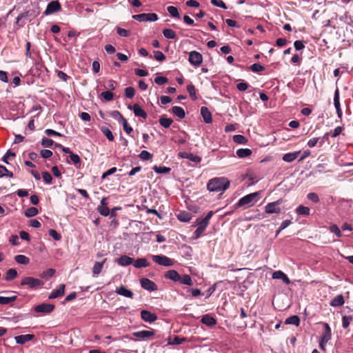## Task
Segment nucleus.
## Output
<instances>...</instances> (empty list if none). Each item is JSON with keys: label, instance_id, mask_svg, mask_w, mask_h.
Wrapping results in <instances>:
<instances>
[{"label": "nucleus", "instance_id": "nucleus-1", "mask_svg": "<svg viewBox=\"0 0 353 353\" xmlns=\"http://www.w3.org/2000/svg\"><path fill=\"white\" fill-rule=\"evenodd\" d=\"M230 186V181L225 177H216L210 179L207 188L210 192H224Z\"/></svg>", "mask_w": 353, "mask_h": 353}, {"label": "nucleus", "instance_id": "nucleus-2", "mask_svg": "<svg viewBox=\"0 0 353 353\" xmlns=\"http://www.w3.org/2000/svg\"><path fill=\"white\" fill-rule=\"evenodd\" d=\"M259 192H253L244 196L237 203L239 207L249 208L254 205L259 198Z\"/></svg>", "mask_w": 353, "mask_h": 353}, {"label": "nucleus", "instance_id": "nucleus-3", "mask_svg": "<svg viewBox=\"0 0 353 353\" xmlns=\"http://www.w3.org/2000/svg\"><path fill=\"white\" fill-rule=\"evenodd\" d=\"M152 259L155 263L162 266L170 267L174 263V260L164 255H152Z\"/></svg>", "mask_w": 353, "mask_h": 353}, {"label": "nucleus", "instance_id": "nucleus-4", "mask_svg": "<svg viewBox=\"0 0 353 353\" xmlns=\"http://www.w3.org/2000/svg\"><path fill=\"white\" fill-rule=\"evenodd\" d=\"M132 18L140 22L156 21L159 19L157 14L155 13H143L135 14L132 16Z\"/></svg>", "mask_w": 353, "mask_h": 353}, {"label": "nucleus", "instance_id": "nucleus-5", "mask_svg": "<svg viewBox=\"0 0 353 353\" xmlns=\"http://www.w3.org/2000/svg\"><path fill=\"white\" fill-rule=\"evenodd\" d=\"M21 285H28L30 288H34L43 285V281L39 279H35L31 276H27L22 279Z\"/></svg>", "mask_w": 353, "mask_h": 353}, {"label": "nucleus", "instance_id": "nucleus-6", "mask_svg": "<svg viewBox=\"0 0 353 353\" xmlns=\"http://www.w3.org/2000/svg\"><path fill=\"white\" fill-rule=\"evenodd\" d=\"M283 202L282 199H279L276 201L268 203L265 208V212L267 214H278L281 212L279 205Z\"/></svg>", "mask_w": 353, "mask_h": 353}, {"label": "nucleus", "instance_id": "nucleus-7", "mask_svg": "<svg viewBox=\"0 0 353 353\" xmlns=\"http://www.w3.org/2000/svg\"><path fill=\"white\" fill-rule=\"evenodd\" d=\"M189 62L194 66H199L203 61V57L201 54L196 51H191L189 53Z\"/></svg>", "mask_w": 353, "mask_h": 353}, {"label": "nucleus", "instance_id": "nucleus-8", "mask_svg": "<svg viewBox=\"0 0 353 353\" xmlns=\"http://www.w3.org/2000/svg\"><path fill=\"white\" fill-rule=\"evenodd\" d=\"M61 9V4L58 1H52L50 2L44 12L46 15H49L56 12L60 11Z\"/></svg>", "mask_w": 353, "mask_h": 353}, {"label": "nucleus", "instance_id": "nucleus-9", "mask_svg": "<svg viewBox=\"0 0 353 353\" xmlns=\"http://www.w3.org/2000/svg\"><path fill=\"white\" fill-rule=\"evenodd\" d=\"M141 287L148 291H155L157 290V285L154 282L149 279L143 278L140 280Z\"/></svg>", "mask_w": 353, "mask_h": 353}, {"label": "nucleus", "instance_id": "nucleus-10", "mask_svg": "<svg viewBox=\"0 0 353 353\" xmlns=\"http://www.w3.org/2000/svg\"><path fill=\"white\" fill-rule=\"evenodd\" d=\"M54 308V305L50 303H43L34 307V310L37 312L50 313Z\"/></svg>", "mask_w": 353, "mask_h": 353}, {"label": "nucleus", "instance_id": "nucleus-11", "mask_svg": "<svg viewBox=\"0 0 353 353\" xmlns=\"http://www.w3.org/2000/svg\"><path fill=\"white\" fill-rule=\"evenodd\" d=\"M196 223L198 225V228H196V230L194 231V239L199 238L201 236V235L203 234V232L205 231V230L206 229L207 226L208 225V224L207 223L204 222L202 220H199V219L196 220Z\"/></svg>", "mask_w": 353, "mask_h": 353}, {"label": "nucleus", "instance_id": "nucleus-12", "mask_svg": "<svg viewBox=\"0 0 353 353\" xmlns=\"http://www.w3.org/2000/svg\"><path fill=\"white\" fill-rule=\"evenodd\" d=\"M141 317L143 321L148 323H152L157 319V316L154 313H152L148 310H142Z\"/></svg>", "mask_w": 353, "mask_h": 353}, {"label": "nucleus", "instance_id": "nucleus-13", "mask_svg": "<svg viewBox=\"0 0 353 353\" xmlns=\"http://www.w3.org/2000/svg\"><path fill=\"white\" fill-rule=\"evenodd\" d=\"M154 332L153 330H141L139 332H134L132 333V336L139 338L141 339H146L154 336Z\"/></svg>", "mask_w": 353, "mask_h": 353}, {"label": "nucleus", "instance_id": "nucleus-14", "mask_svg": "<svg viewBox=\"0 0 353 353\" xmlns=\"http://www.w3.org/2000/svg\"><path fill=\"white\" fill-rule=\"evenodd\" d=\"M324 327V332L321 337L323 342H328L332 338V331L327 323H321Z\"/></svg>", "mask_w": 353, "mask_h": 353}, {"label": "nucleus", "instance_id": "nucleus-15", "mask_svg": "<svg viewBox=\"0 0 353 353\" xmlns=\"http://www.w3.org/2000/svg\"><path fill=\"white\" fill-rule=\"evenodd\" d=\"M115 292L119 294V295H121V296H125V297H127V298H133V292L127 289L125 286L123 285H121L118 288H117L116 290H115Z\"/></svg>", "mask_w": 353, "mask_h": 353}, {"label": "nucleus", "instance_id": "nucleus-16", "mask_svg": "<svg viewBox=\"0 0 353 353\" xmlns=\"http://www.w3.org/2000/svg\"><path fill=\"white\" fill-rule=\"evenodd\" d=\"M128 108L133 110L136 117H140L143 119L147 118V113L138 104H134L132 106L130 105Z\"/></svg>", "mask_w": 353, "mask_h": 353}, {"label": "nucleus", "instance_id": "nucleus-17", "mask_svg": "<svg viewBox=\"0 0 353 353\" xmlns=\"http://www.w3.org/2000/svg\"><path fill=\"white\" fill-rule=\"evenodd\" d=\"M34 338V334H24V335H19L14 337V339L16 341V343L20 345L25 344L26 342H28L31 340H32Z\"/></svg>", "mask_w": 353, "mask_h": 353}, {"label": "nucleus", "instance_id": "nucleus-18", "mask_svg": "<svg viewBox=\"0 0 353 353\" xmlns=\"http://www.w3.org/2000/svg\"><path fill=\"white\" fill-rule=\"evenodd\" d=\"M115 261L121 266H127L133 263V259L126 255H123L117 259Z\"/></svg>", "mask_w": 353, "mask_h": 353}, {"label": "nucleus", "instance_id": "nucleus-19", "mask_svg": "<svg viewBox=\"0 0 353 353\" xmlns=\"http://www.w3.org/2000/svg\"><path fill=\"white\" fill-rule=\"evenodd\" d=\"M201 114L206 123H210L212 121V114L207 107H201Z\"/></svg>", "mask_w": 353, "mask_h": 353}, {"label": "nucleus", "instance_id": "nucleus-20", "mask_svg": "<svg viewBox=\"0 0 353 353\" xmlns=\"http://www.w3.org/2000/svg\"><path fill=\"white\" fill-rule=\"evenodd\" d=\"M165 277L174 282L179 281L181 279V276L179 275V274L176 270H170L166 272V273L165 274Z\"/></svg>", "mask_w": 353, "mask_h": 353}, {"label": "nucleus", "instance_id": "nucleus-21", "mask_svg": "<svg viewBox=\"0 0 353 353\" xmlns=\"http://www.w3.org/2000/svg\"><path fill=\"white\" fill-rule=\"evenodd\" d=\"M179 155L183 159H189L190 161L194 162V163H199L201 161V158L195 154L188 153V152H179Z\"/></svg>", "mask_w": 353, "mask_h": 353}, {"label": "nucleus", "instance_id": "nucleus-22", "mask_svg": "<svg viewBox=\"0 0 353 353\" xmlns=\"http://www.w3.org/2000/svg\"><path fill=\"white\" fill-rule=\"evenodd\" d=\"M272 278L274 279H281L286 284L290 283V280L282 271H276L272 274Z\"/></svg>", "mask_w": 353, "mask_h": 353}, {"label": "nucleus", "instance_id": "nucleus-23", "mask_svg": "<svg viewBox=\"0 0 353 353\" xmlns=\"http://www.w3.org/2000/svg\"><path fill=\"white\" fill-rule=\"evenodd\" d=\"M65 291V285L61 284L59 285V288L53 290L49 296V299H55L60 297L64 294Z\"/></svg>", "mask_w": 353, "mask_h": 353}, {"label": "nucleus", "instance_id": "nucleus-24", "mask_svg": "<svg viewBox=\"0 0 353 353\" xmlns=\"http://www.w3.org/2000/svg\"><path fill=\"white\" fill-rule=\"evenodd\" d=\"M201 322L208 326H213L216 325V320L210 314H205L202 316Z\"/></svg>", "mask_w": 353, "mask_h": 353}, {"label": "nucleus", "instance_id": "nucleus-25", "mask_svg": "<svg viewBox=\"0 0 353 353\" xmlns=\"http://www.w3.org/2000/svg\"><path fill=\"white\" fill-rule=\"evenodd\" d=\"M345 303L344 297L342 294H339L332 299L330 301V305L333 307H338L343 305Z\"/></svg>", "mask_w": 353, "mask_h": 353}, {"label": "nucleus", "instance_id": "nucleus-26", "mask_svg": "<svg viewBox=\"0 0 353 353\" xmlns=\"http://www.w3.org/2000/svg\"><path fill=\"white\" fill-rule=\"evenodd\" d=\"M133 265L136 268H146L150 265L149 262L147 261L145 258H140L137 259L136 261H134Z\"/></svg>", "mask_w": 353, "mask_h": 353}, {"label": "nucleus", "instance_id": "nucleus-27", "mask_svg": "<svg viewBox=\"0 0 353 353\" xmlns=\"http://www.w3.org/2000/svg\"><path fill=\"white\" fill-rule=\"evenodd\" d=\"M301 151L287 153L283 155V160L285 162H292L298 157Z\"/></svg>", "mask_w": 353, "mask_h": 353}, {"label": "nucleus", "instance_id": "nucleus-28", "mask_svg": "<svg viewBox=\"0 0 353 353\" xmlns=\"http://www.w3.org/2000/svg\"><path fill=\"white\" fill-rule=\"evenodd\" d=\"M106 259H104L101 262H96L92 268V273L94 275H98L101 273L103 264L106 261Z\"/></svg>", "mask_w": 353, "mask_h": 353}, {"label": "nucleus", "instance_id": "nucleus-29", "mask_svg": "<svg viewBox=\"0 0 353 353\" xmlns=\"http://www.w3.org/2000/svg\"><path fill=\"white\" fill-rule=\"evenodd\" d=\"M172 113L179 119H183L185 116L183 108L179 106H174L172 108Z\"/></svg>", "mask_w": 353, "mask_h": 353}, {"label": "nucleus", "instance_id": "nucleus-30", "mask_svg": "<svg viewBox=\"0 0 353 353\" xmlns=\"http://www.w3.org/2000/svg\"><path fill=\"white\" fill-rule=\"evenodd\" d=\"M14 260L17 263L23 265H27L30 262V259L25 255L19 254L14 256Z\"/></svg>", "mask_w": 353, "mask_h": 353}, {"label": "nucleus", "instance_id": "nucleus-31", "mask_svg": "<svg viewBox=\"0 0 353 353\" xmlns=\"http://www.w3.org/2000/svg\"><path fill=\"white\" fill-rule=\"evenodd\" d=\"M252 154V151L248 148H241L236 151V155L240 158H245L250 156Z\"/></svg>", "mask_w": 353, "mask_h": 353}, {"label": "nucleus", "instance_id": "nucleus-32", "mask_svg": "<svg viewBox=\"0 0 353 353\" xmlns=\"http://www.w3.org/2000/svg\"><path fill=\"white\" fill-rule=\"evenodd\" d=\"M17 296H0V304L1 305H8L10 303L14 301L17 299Z\"/></svg>", "mask_w": 353, "mask_h": 353}, {"label": "nucleus", "instance_id": "nucleus-33", "mask_svg": "<svg viewBox=\"0 0 353 353\" xmlns=\"http://www.w3.org/2000/svg\"><path fill=\"white\" fill-rule=\"evenodd\" d=\"M163 34L167 39H174L176 38V34L174 30H172V29H168V28L164 29L163 30Z\"/></svg>", "mask_w": 353, "mask_h": 353}, {"label": "nucleus", "instance_id": "nucleus-34", "mask_svg": "<svg viewBox=\"0 0 353 353\" xmlns=\"http://www.w3.org/2000/svg\"><path fill=\"white\" fill-rule=\"evenodd\" d=\"M173 121L172 119L166 118L165 116L161 117L159 119V123L164 128H169L172 123Z\"/></svg>", "mask_w": 353, "mask_h": 353}, {"label": "nucleus", "instance_id": "nucleus-35", "mask_svg": "<svg viewBox=\"0 0 353 353\" xmlns=\"http://www.w3.org/2000/svg\"><path fill=\"white\" fill-rule=\"evenodd\" d=\"M177 218L179 221L182 222H188L191 219V214L188 212H180L177 215Z\"/></svg>", "mask_w": 353, "mask_h": 353}, {"label": "nucleus", "instance_id": "nucleus-36", "mask_svg": "<svg viewBox=\"0 0 353 353\" xmlns=\"http://www.w3.org/2000/svg\"><path fill=\"white\" fill-rule=\"evenodd\" d=\"M296 213L301 215L307 216L310 214V208L303 205H299L296 210Z\"/></svg>", "mask_w": 353, "mask_h": 353}, {"label": "nucleus", "instance_id": "nucleus-37", "mask_svg": "<svg viewBox=\"0 0 353 353\" xmlns=\"http://www.w3.org/2000/svg\"><path fill=\"white\" fill-rule=\"evenodd\" d=\"M38 212L39 211L37 208L34 207H30L25 211L24 214L27 217H32L36 216L38 214Z\"/></svg>", "mask_w": 353, "mask_h": 353}, {"label": "nucleus", "instance_id": "nucleus-38", "mask_svg": "<svg viewBox=\"0 0 353 353\" xmlns=\"http://www.w3.org/2000/svg\"><path fill=\"white\" fill-rule=\"evenodd\" d=\"M17 276V272L15 269H9L6 272V279L7 281H11L15 279Z\"/></svg>", "mask_w": 353, "mask_h": 353}, {"label": "nucleus", "instance_id": "nucleus-39", "mask_svg": "<svg viewBox=\"0 0 353 353\" xmlns=\"http://www.w3.org/2000/svg\"><path fill=\"white\" fill-rule=\"evenodd\" d=\"M179 282L182 284L187 285L189 286H192L193 285V282L192 281L191 277L188 274H185L182 277H181Z\"/></svg>", "mask_w": 353, "mask_h": 353}, {"label": "nucleus", "instance_id": "nucleus-40", "mask_svg": "<svg viewBox=\"0 0 353 353\" xmlns=\"http://www.w3.org/2000/svg\"><path fill=\"white\" fill-rule=\"evenodd\" d=\"M300 319L297 316H292L285 320L286 324H291L294 325H299Z\"/></svg>", "mask_w": 353, "mask_h": 353}, {"label": "nucleus", "instance_id": "nucleus-41", "mask_svg": "<svg viewBox=\"0 0 353 353\" xmlns=\"http://www.w3.org/2000/svg\"><path fill=\"white\" fill-rule=\"evenodd\" d=\"M330 231L334 233L337 237H341L342 233L339 228L336 224H332L329 228Z\"/></svg>", "mask_w": 353, "mask_h": 353}, {"label": "nucleus", "instance_id": "nucleus-42", "mask_svg": "<svg viewBox=\"0 0 353 353\" xmlns=\"http://www.w3.org/2000/svg\"><path fill=\"white\" fill-rule=\"evenodd\" d=\"M167 10L172 17L177 18L180 17L178 9L176 7L170 6L167 8Z\"/></svg>", "mask_w": 353, "mask_h": 353}, {"label": "nucleus", "instance_id": "nucleus-43", "mask_svg": "<svg viewBox=\"0 0 353 353\" xmlns=\"http://www.w3.org/2000/svg\"><path fill=\"white\" fill-rule=\"evenodd\" d=\"M4 176L8 177H12L13 173L7 170V168L3 165H0V177H3Z\"/></svg>", "mask_w": 353, "mask_h": 353}, {"label": "nucleus", "instance_id": "nucleus-44", "mask_svg": "<svg viewBox=\"0 0 353 353\" xmlns=\"http://www.w3.org/2000/svg\"><path fill=\"white\" fill-rule=\"evenodd\" d=\"M99 213L104 216H107L110 214V210L108 206L99 205L97 207Z\"/></svg>", "mask_w": 353, "mask_h": 353}, {"label": "nucleus", "instance_id": "nucleus-45", "mask_svg": "<svg viewBox=\"0 0 353 353\" xmlns=\"http://www.w3.org/2000/svg\"><path fill=\"white\" fill-rule=\"evenodd\" d=\"M187 90L193 100L197 99L196 94L195 88L193 85L190 84L187 86Z\"/></svg>", "mask_w": 353, "mask_h": 353}, {"label": "nucleus", "instance_id": "nucleus-46", "mask_svg": "<svg viewBox=\"0 0 353 353\" xmlns=\"http://www.w3.org/2000/svg\"><path fill=\"white\" fill-rule=\"evenodd\" d=\"M250 68L252 72H261L265 70V67L258 63L252 64L250 65Z\"/></svg>", "mask_w": 353, "mask_h": 353}, {"label": "nucleus", "instance_id": "nucleus-47", "mask_svg": "<svg viewBox=\"0 0 353 353\" xmlns=\"http://www.w3.org/2000/svg\"><path fill=\"white\" fill-rule=\"evenodd\" d=\"M153 170L156 173H160V174H167V173L170 172V168H167V167L154 166Z\"/></svg>", "mask_w": 353, "mask_h": 353}, {"label": "nucleus", "instance_id": "nucleus-48", "mask_svg": "<svg viewBox=\"0 0 353 353\" xmlns=\"http://www.w3.org/2000/svg\"><path fill=\"white\" fill-rule=\"evenodd\" d=\"M334 104L336 110L341 108L340 102H339V91L338 88H336V90L334 92Z\"/></svg>", "mask_w": 353, "mask_h": 353}, {"label": "nucleus", "instance_id": "nucleus-49", "mask_svg": "<svg viewBox=\"0 0 353 353\" xmlns=\"http://www.w3.org/2000/svg\"><path fill=\"white\" fill-rule=\"evenodd\" d=\"M101 131L109 141H113L114 136L109 128L103 127L101 128Z\"/></svg>", "mask_w": 353, "mask_h": 353}, {"label": "nucleus", "instance_id": "nucleus-50", "mask_svg": "<svg viewBox=\"0 0 353 353\" xmlns=\"http://www.w3.org/2000/svg\"><path fill=\"white\" fill-rule=\"evenodd\" d=\"M101 96L107 101H110L113 99L114 94L110 91H105L101 94Z\"/></svg>", "mask_w": 353, "mask_h": 353}, {"label": "nucleus", "instance_id": "nucleus-51", "mask_svg": "<svg viewBox=\"0 0 353 353\" xmlns=\"http://www.w3.org/2000/svg\"><path fill=\"white\" fill-rule=\"evenodd\" d=\"M125 94L129 98L132 99L135 94V90L132 87H128L125 89Z\"/></svg>", "mask_w": 353, "mask_h": 353}, {"label": "nucleus", "instance_id": "nucleus-52", "mask_svg": "<svg viewBox=\"0 0 353 353\" xmlns=\"http://www.w3.org/2000/svg\"><path fill=\"white\" fill-rule=\"evenodd\" d=\"M211 3L216 7L227 9L225 3L222 0H211Z\"/></svg>", "mask_w": 353, "mask_h": 353}, {"label": "nucleus", "instance_id": "nucleus-53", "mask_svg": "<svg viewBox=\"0 0 353 353\" xmlns=\"http://www.w3.org/2000/svg\"><path fill=\"white\" fill-rule=\"evenodd\" d=\"M139 157L143 160H149L152 157V154L146 150H143L141 152Z\"/></svg>", "mask_w": 353, "mask_h": 353}, {"label": "nucleus", "instance_id": "nucleus-54", "mask_svg": "<svg viewBox=\"0 0 353 353\" xmlns=\"http://www.w3.org/2000/svg\"><path fill=\"white\" fill-rule=\"evenodd\" d=\"M352 318L350 316H344L342 319V326L343 328H347L352 321Z\"/></svg>", "mask_w": 353, "mask_h": 353}, {"label": "nucleus", "instance_id": "nucleus-55", "mask_svg": "<svg viewBox=\"0 0 353 353\" xmlns=\"http://www.w3.org/2000/svg\"><path fill=\"white\" fill-rule=\"evenodd\" d=\"M117 32L120 37H127L130 35L128 30L121 28L120 27L117 28Z\"/></svg>", "mask_w": 353, "mask_h": 353}, {"label": "nucleus", "instance_id": "nucleus-56", "mask_svg": "<svg viewBox=\"0 0 353 353\" xmlns=\"http://www.w3.org/2000/svg\"><path fill=\"white\" fill-rule=\"evenodd\" d=\"M307 198L313 203H318L319 201V196L314 192L309 193L307 195Z\"/></svg>", "mask_w": 353, "mask_h": 353}, {"label": "nucleus", "instance_id": "nucleus-57", "mask_svg": "<svg viewBox=\"0 0 353 353\" xmlns=\"http://www.w3.org/2000/svg\"><path fill=\"white\" fill-rule=\"evenodd\" d=\"M168 81V78L165 77L157 76L154 79V82L158 85H163L167 83Z\"/></svg>", "mask_w": 353, "mask_h": 353}, {"label": "nucleus", "instance_id": "nucleus-58", "mask_svg": "<svg viewBox=\"0 0 353 353\" xmlns=\"http://www.w3.org/2000/svg\"><path fill=\"white\" fill-rule=\"evenodd\" d=\"M42 176H43L44 181L46 183H48V184L52 183V177L50 173H48V172H42Z\"/></svg>", "mask_w": 353, "mask_h": 353}, {"label": "nucleus", "instance_id": "nucleus-59", "mask_svg": "<svg viewBox=\"0 0 353 353\" xmlns=\"http://www.w3.org/2000/svg\"><path fill=\"white\" fill-rule=\"evenodd\" d=\"M54 143L53 140L48 138H43L41 141V144L45 148L51 147Z\"/></svg>", "mask_w": 353, "mask_h": 353}, {"label": "nucleus", "instance_id": "nucleus-60", "mask_svg": "<svg viewBox=\"0 0 353 353\" xmlns=\"http://www.w3.org/2000/svg\"><path fill=\"white\" fill-rule=\"evenodd\" d=\"M320 137L312 138L307 141V145L309 148H313L317 144L318 142L320 143Z\"/></svg>", "mask_w": 353, "mask_h": 353}, {"label": "nucleus", "instance_id": "nucleus-61", "mask_svg": "<svg viewBox=\"0 0 353 353\" xmlns=\"http://www.w3.org/2000/svg\"><path fill=\"white\" fill-rule=\"evenodd\" d=\"M49 235L52 236L55 241H59L61 238V235L53 229L49 230Z\"/></svg>", "mask_w": 353, "mask_h": 353}, {"label": "nucleus", "instance_id": "nucleus-62", "mask_svg": "<svg viewBox=\"0 0 353 353\" xmlns=\"http://www.w3.org/2000/svg\"><path fill=\"white\" fill-rule=\"evenodd\" d=\"M154 59L159 61H163L165 59V56L161 51H155L154 52Z\"/></svg>", "mask_w": 353, "mask_h": 353}, {"label": "nucleus", "instance_id": "nucleus-63", "mask_svg": "<svg viewBox=\"0 0 353 353\" xmlns=\"http://www.w3.org/2000/svg\"><path fill=\"white\" fill-rule=\"evenodd\" d=\"M122 124L123 130L126 133L130 134L132 132V128L128 125V122L125 119H123Z\"/></svg>", "mask_w": 353, "mask_h": 353}, {"label": "nucleus", "instance_id": "nucleus-64", "mask_svg": "<svg viewBox=\"0 0 353 353\" xmlns=\"http://www.w3.org/2000/svg\"><path fill=\"white\" fill-rule=\"evenodd\" d=\"M245 138L243 135L238 134V135H234L233 137V141L235 143H243L245 142Z\"/></svg>", "mask_w": 353, "mask_h": 353}]
</instances>
